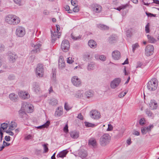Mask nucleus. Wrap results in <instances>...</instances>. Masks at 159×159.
<instances>
[{"label": "nucleus", "instance_id": "4c0bfd02", "mask_svg": "<svg viewBox=\"0 0 159 159\" xmlns=\"http://www.w3.org/2000/svg\"><path fill=\"white\" fill-rule=\"evenodd\" d=\"M132 34L131 29L128 30L126 32V34L127 37H130Z\"/></svg>", "mask_w": 159, "mask_h": 159}, {"label": "nucleus", "instance_id": "ddd939ff", "mask_svg": "<svg viewBox=\"0 0 159 159\" xmlns=\"http://www.w3.org/2000/svg\"><path fill=\"white\" fill-rule=\"evenodd\" d=\"M19 95L20 98L24 99H28L30 97V95L28 93L22 91L20 92Z\"/></svg>", "mask_w": 159, "mask_h": 159}, {"label": "nucleus", "instance_id": "09e8293b", "mask_svg": "<svg viewBox=\"0 0 159 159\" xmlns=\"http://www.w3.org/2000/svg\"><path fill=\"white\" fill-rule=\"evenodd\" d=\"M75 97L78 98H81L83 97V94L80 92H79L75 95Z\"/></svg>", "mask_w": 159, "mask_h": 159}, {"label": "nucleus", "instance_id": "de8ad7c7", "mask_svg": "<svg viewBox=\"0 0 159 159\" xmlns=\"http://www.w3.org/2000/svg\"><path fill=\"white\" fill-rule=\"evenodd\" d=\"M51 31V34H52V35H54V36L56 37L57 38H59V36L61 35H58L59 34L58 33V32H56L55 31H54V33H52V31Z\"/></svg>", "mask_w": 159, "mask_h": 159}, {"label": "nucleus", "instance_id": "603ef678", "mask_svg": "<svg viewBox=\"0 0 159 159\" xmlns=\"http://www.w3.org/2000/svg\"><path fill=\"white\" fill-rule=\"evenodd\" d=\"M129 6V4H126L125 5H122L120 6V9H124L126 8L127 7Z\"/></svg>", "mask_w": 159, "mask_h": 159}, {"label": "nucleus", "instance_id": "338daca9", "mask_svg": "<svg viewBox=\"0 0 159 159\" xmlns=\"http://www.w3.org/2000/svg\"><path fill=\"white\" fill-rule=\"evenodd\" d=\"M142 64L140 62H138L137 63L136 66V68L140 67L142 66Z\"/></svg>", "mask_w": 159, "mask_h": 159}, {"label": "nucleus", "instance_id": "4d7b16f0", "mask_svg": "<svg viewBox=\"0 0 159 159\" xmlns=\"http://www.w3.org/2000/svg\"><path fill=\"white\" fill-rule=\"evenodd\" d=\"M113 127L112 126L111 124L108 125V127L107 129V131H111L112 130Z\"/></svg>", "mask_w": 159, "mask_h": 159}, {"label": "nucleus", "instance_id": "5fc2aeb1", "mask_svg": "<svg viewBox=\"0 0 159 159\" xmlns=\"http://www.w3.org/2000/svg\"><path fill=\"white\" fill-rule=\"evenodd\" d=\"M64 131L65 132H68V126L67 124H66L63 128Z\"/></svg>", "mask_w": 159, "mask_h": 159}, {"label": "nucleus", "instance_id": "4be33fe9", "mask_svg": "<svg viewBox=\"0 0 159 159\" xmlns=\"http://www.w3.org/2000/svg\"><path fill=\"white\" fill-rule=\"evenodd\" d=\"M88 44L92 48H94L96 47V42L93 40H89L88 42Z\"/></svg>", "mask_w": 159, "mask_h": 159}, {"label": "nucleus", "instance_id": "dca6fc26", "mask_svg": "<svg viewBox=\"0 0 159 159\" xmlns=\"http://www.w3.org/2000/svg\"><path fill=\"white\" fill-rule=\"evenodd\" d=\"M117 39L118 38L116 35L112 34L109 37L108 41L110 43H115Z\"/></svg>", "mask_w": 159, "mask_h": 159}, {"label": "nucleus", "instance_id": "37998d69", "mask_svg": "<svg viewBox=\"0 0 159 159\" xmlns=\"http://www.w3.org/2000/svg\"><path fill=\"white\" fill-rule=\"evenodd\" d=\"M70 37L72 39L75 40H77L78 39H80L81 38V37L80 36H79L77 37H75L74 36L72 33L71 34Z\"/></svg>", "mask_w": 159, "mask_h": 159}, {"label": "nucleus", "instance_id": "f3484780", "mask_svg": "<svg viewBox=\"0 0 159 159\" xmlns=\"http://www.w3.org/2000/svg\"><path fill=\"white\" fill-rule=\"evenodd\" d=\"M84 95L88 98H91L94 95V92L91 90H88L85 92Z\"/></svg>", "mask_w": 159, "mask_h": 159}, {"label": "nucleus", "instance_id": "a18cd8bd", "mask_svg": "<svg viewBox=\"0 0 159 159\" xmlns=\"http://www.w3.org/2000/svg\"><path fill=\"white\" fill-rule=\"evenodd\" d=\"M145 112L146 114L149 116L152 117V116L153 114L149 110L147 109L146 110Z\"/></svg>", "mask_w": 159, "mask_h": 159}, {"label": "nucleus", "instance_id": "9b49d317", "mask_svg": "<svg viewBox=\"0 0 159 159\" xmlns=\"http://www.w3.org/2000/svg\"><path fill=\"white\" fill-rule=\"evenodd\" d=\"M112 56L113 58L115 60H118L120 58V53L118 50L113 51L112 53Z\"/></svg>", "mask_w": 159, "mask_h": 159}, {"label": "nucleus", "instance_id": "49530a36", "mask_svg": "<svg viewBox=\"0 0 159 159\" xmlns=\"http://www.w3.org/2000/svg\"><path fill=\"white\" fill-rule=\"evenodd\" d=\"M139 47V45L137 43H136L134 44H133L132 45V48H133V51L134 52L135 50Z\"/></svg>", "mask_w": 159, "mask_h": 159}, {"label": "nucleus", "instance_id": "7ed1b4c3", "mask_svg": "<svg viewBox=\"0 0 159 159\" xmlns=\"http://www.w3.org/2000/svg\"><path fill=\"white\" fill-rule=\"evenodd\" d=\"M158 85L157 80L155 78L152 79L147 84V87L150 91H153L157 88Z\"/></svg>", "mask_w": 159, "mask_h": 159}, {"label": "nucleus", "instance_id": "72a5a7b5", "mask_svg": "<svg viewBox=\"0 0 159 159\" xmlns=\"http://www.w3.org/2000/svg\"><path fill=\"white\" fill-rule=\"evenodd\" d=\"M28 107H29V104L26 102H23L22 103L21 107L20 109H24L25 111L27 110Z\"/></svg>", "mask_w": 159, "mask_h": 159}, {"label": "nucleus", "instance_id": "b1692460", "mask_svg": "<svg viewBox=\"0 0 159 159\" xmlns=\"http://www.w3.org/2000/svg\"><path fill=\"white\" fill-rule=\"evenodd\" d=\"M70 137L73 139H77L79 136V133L76 131H72L70 132Z\"/></svg>", "mask_w": 159, "mask_h": 159}, {"label": "nucleus", "instance_id": "f03ea898", "mask_svg": "<svg viewBox=\"0 0 159 159\" xmlns=\"http://www.w3.org/2000/svg\"><path fill=\"white\" fill-rule=\"evenodd\" d=\"M111 137L109 134H105L100 138V144L102 146H105L109 143Z\"/></svg>", "mask_w": 159, "mask_h": 159}, {"label": "nucleus", "instance_id": "69168bd1", "mask_svg": "<svg viewBox=\"0 0 159 159\" xmlns=\"http://www.w3.org/2000/svg\"><path fill=\"white\" fill-rule=\"evenodd\" d=\"M11 137L9 136H6L5 137V139L7 141H9L10 140Z\"/></svg>", "mask_w": 159, "mask_h": 159}, {"label": "nucleus", "instance_id": "0e129e2a", "mask_svg": "<svg viewBox=\"0 0 159 159\" xmlns=\"http://www.w3.org/2000/svg\"><path fill=\"white\" fill-rule=\"evenodd\" d=\"M32 138V135L29 134L25 137V139L26 140H29L31 139Z\"/></svg>", "mask_w": 159, "mask_h": 159}, {"label": "nucleus", "instance_id": "3c124183", "mask_svg": "<svg viewBox=\"0 0 159 159\" xmlns=\"http://www.w3.org/2000/svg\"><path fill=\"white\" fill-rule=\"evenodd\" d=\"M126 94V92H121L119 95L118 96L120 98L123 97Z\"/></svg>", "mask_w": 159, "mask_h": 159}, {"label": "nucleus", "instance_id": "aec40b11", "mask_svg": "<svg viewBox=\"0 0 159 159\" xmlns=\"http://www.w3.org/2000/svg\"><path fill=\"white\" fill-rule=\"evenodd\" d=\"M150 108L152 110L156 109L157 107V103L154 100H152L149 104Z\"/></svg>", "mask_w": 159, "mask_h": 159}, {"label": "nucleus", "instance_id": "c03bdc74", "mask_svg": "<svg viewBox=\"0 0 159 159\" xmlns=\"http://www.w3.org/2000/svg\"><path fill=\"white\" fill-rule=\"evenodd\" d=\"M149 24L148 23L146 25L145 30L146 33H149L150 32Z\"/></svg>", "mask_w": 159, "mask_h": 159}, {"label": "nucleus", "instance_id": "6ab92c4d", "mask_svg": "<svg viewBox=\"0 0 159 159\" xmlns=\"http://www.w3.org/2000/svg\"><path fill=\"white\" fill-rule=\"evenodd\" d=\"M58 66L60 68H62L65 66V63L64 62L62 56H61L58 61Z\"/></svg>", "mask_w": 159, "mask_h": 159}, {"label": "nucleus", "instance_id": "774afa93", "mask_svg": "<svg viewBox=\"0 0 159 159\" xmlns=\"http://www.w3.org/2000/svg\"><path fill=\"white\" fill-rule=\"evenodd\" d=\"M76 0H71V4L74 6H75L76 5Z\"/></svg>", "mask_w": 159, "mask_h": 159}, {"label": "nucleus", "instance_id": "2f4dec72", "mask_svg": "<svg viewBox=\"0 0 159 159\" xmlns=\"http://www.w3.org/2000/svg\"><path fill=\"white\" fill-rule=\"evenodd\" d=\"M98 28L102 30H108L109 29V27L105 25L100 24L98 25Z\"/></svg>", "mask_w": 159, "mask_h": 159}, {"label": "nucleus", "instance_id": "6e6552de", "mask_svg": "<svg viewBox=\"0 0 159 159\" xmlns=\"http://www.w3.org/2000/svg\"><path fill=\"white\" fill-rule=\"evenodd\" d=\"M71 82L76 87L80 86L81 85L80 80L77 76H75L72 78Z\"/></svg>", "mask_w": 159, "mask_h": 159}, {"label": "nucleus", "instance_id": "412c9836", "mask_svg": "<svg viewBox=\"0 0 159 159\" xmlns=\"http://www.w3.org/2000/svg\"><path fill=\"white\" fill-rule=\"evenodd\" d=\"M25 111L24 109H20L19 111V116L21 118H26V114L25 112Z\"/></svg>", "mask_w": 159, "mask_h": 159}, {"label": "nucleus", "instance_id": "7c9ffc66", "mask_svg": "<svg viewBox=\"0 0 159 159\" xmlns=\"http://www.w3.org/2000/svg\"><path fill=\"white\" fill-rule=\"evenodd\" d=\"M147 37L148 39V41L150 43H155L157 41L154 38L149 35H147Z\"/></svg>", "mask_w": 159, "mask_h": 159}, {"label": "nucleus", "instance_id": "79ce46f5", "mask_svg": "<svg viewBox=\"0 0 159 159\" xmlns=\"http://www.w3.org/2000/svg\"><path fill=\"white\" fill-rule=\"evenodd\" d=\"M71 108V107L69 105L68 103H65L64 105V108L65 110H66V111H69Z\"/></svg>", "mask_w": 159, "mask_h": 159}, {"label": "nucleus", "instance_id": "ea45409f", "mask_svg": "<svg viewBox=\"0 0 159 159\" xmlns=\"http://www.w3.org/2000/svg\"><path fill=\"white\" fill-rule=\"evenodd\" d=\"M16 77L15 75L14 74H11L8 77V79L9 80H15V79Z\"/></svg>", "mask_w": 159, "mask_h": 159}, {"label": "nucleus", "instance_id": "e2e57ef3", "mask_svg": "<svg viewBox=\"0 0 159 159\" xmlns=\"http://www.w3.org/2000/svg\"><path fill=\"white\" fill-rule=\"evenodd\" d=\"M51 37H52V42L53 43H54L55 41H56V39H57V37H56L54 36V35H51Z\"/></svg>", "mask_w": 159, "mask_h": 159}, {"label": "nucleus", "instance_id": "a211bd4d", "mask_svg": "<svg viewBox=\"0 0 159 159\" xmlns=\"http://www.w3.org/2000/svg\"><path fill=\"white\" fill-rule=\"evenodd\" d=\"M89 144L95 148L97 146V142L96 139L93 138H90L89 140Z\"/></svg>", "mask_w": 159, "mask_h": 159}, {"label": "nucleus", "instance_id": "bf43d9fd", "mask_svg": "<svg viewBox=\"0 0 159 159\" xmlns=\"http://www.w3.org/2000/svg\"><path fill=\"white\" fill-rule=\"evenodd\" d=\"M146 14L147 16H153V17H155L156 15V14H153L150 13H148V12H146Z\"/></svg>", "mask_w": 159, "mask_h": 159}, {"label": "nucleus", "instance_id": "8fccbe9b", "mask_svg": "<svg viewBox=\"0 0 159 159\" xmlns=\"http://www.w3.org/2000/svg\"><path fill=\"white\" fill-rule=\"evenodd\" d=\"M74 62V60H72V58L71 57H69L67 58V62L69 64L72 63Z\"/></svg>", "mask_w": 159, "mask_h": 159}, {"label": "nucleus", "instance_id": "6e6d98bb", "mask_svg": "<svg viewBox=\"0 0 159 159\" xmlns=\"http://www.w3.org/2000/svg\"><path fill=\"white\" fill-rule=\"evenodd\" d=\"M11 130H6L5 131H4V132H5L6 133L9 134L10 135L12 136L14 135V133L13 132L11 131Z\"/></svg>", "mask_w": 159, "mask_h": 159}, {"label": "nucleus", "instance_id": "0eeeda50", "mask_svg": "<svg viewBox=\"0 0 159 159\" xmlns=\"http://www.w3.org/2000/svg\"><path fill=\"white\" fill-rule=\"evenodd\" d=\"M154 50V48L152 45H148L145 48L146 55L149 56L152 54L153 53Z\"/></svg>", "mask_w": 159, "mask_h": 159}, {"label": "nucleus", "instance_id": "9d476101", "mask_svg": "<svg viewBox=\"0 0 159 159\" xmlns=\"http://www.w3.org/2000/svg\"><path fill=\"white\" fill-rule=\"evenodd\" d=\"M16 34L18 36L22 37L25 34L24 29L21 27H19L16 30Z\"/></svg>", "mask_w": 159, "mask_h": 159}, {"label": "nucleus", "instance_id": "423d86ee", "mask_svg": "<svg viewBox=\"0 0 159 159\" xmlns=\"http://www.w3.org/2000/svg\"><path fill=\"white\" fill-rule=\"evenodd\" d=\"M121 81V79L119 78L115 79L111 82L110 86L111 88L115 89L117 87Z\"/></svg>", "mask_w": 159, "mask_h": 159}, {"label": "nucleus", "instance_id": "cd10ccee", "mask_svg": "<svg viewBox=\"0 0 159 159\" xmlns=\"http://www.w3.org/2000/svg\"><path fill=\"white\" fill-rule=\"evenodd\" d=\"M49 105L52 106L55 105L58 103L57 100L55 98H52L48 101Z\"/></svg>", "mask_w": 159, "mask_h": 159}, {"label": "nucleus", "instance_id": "f8f14e48", "mask_svg": "<svg viewBox=\"0 0 159 159\" xmlns=\"http://www.w3.org/2000/svg\"><path fill=\"white\" fill-rule=\"evenodd\" d=\"M9 60L12 62H14L17 58V56L15 53L10 52L8 53Z\"/></svg>", "mask_w": 159, "mask_h": 159}, {"label": "nucleus", "instance_id": "680f3d73", "mask_svg": "<svg viewBox=\"0 0 159 159\" xmlns=\"http://www.w3.org/2000/svg\"><path fill=\"white\" fill-rule=\"evenodd\" d=\"M77 118L81 120H83V116H82L81 113H80L78 114Z\"/></svg>", "mask_w": 159, "mask_h": 159}, {"label": "nucleus", "instance_id": "13d9d810", "mask_svg": "<svg viewBox=\"0 0 159 159\" xmlns=\"http://www.w3.org/2000/svg\"><path fill=\"white\" fill-rule=\"evenodd\" d=\"M73 11L74 12H77L79 11V7L77 6H75L73 8Z\"/></svg>", "mask_w": 159, "mask_h": 159}, {"label": "nucleus", "instance_id": "bb28decb", "mask_svg": "<svg viewBox=\"0 0 159 159\" xmlns=\"http://www.w3.org/2000/svg\"><path fill=\"white\" fill-rule=\"evenodd\" d=\"M40 88L39 85L37 83H35L33 85V90L35 93H37L39 91Z\"/></svg>", "mask_w": 159, "mask_h": 159}, {"label": "nucleus", "instance_id": "1a4fd4ad", "mask_svg": "<svg viewBox=\"0 0 159 159\" xmlns=\"http://www.w3.org/2000/svg\"><path fill=\"white\" fill-rule=\"evenodd\" d=\"M100 113L96 110H92L90 112V116L91 118L97 119L100 117Z\"/></svg>", "mask_w": 159, "mask_h": 159}, {"label": "nucleus", "instance_id": "c756f323", "mask_svg": "<svg viewBox=\"0 0 159 159\" xmlns=\"http://www.w3.org/2000/svg\"><path fill=\"white\" fill-rule=\"evenodd\" d=\"M9 98L12 101H16L18 98V96L14 93H12L10 94L9 95Z\"/></svg>", "mask_w": 159, "mask_h": 159}, {"label": "nucleus", "instance_id": "a19ab883", "mask_svg": "<svg viewBox=\"0 0 159 159\" xmlns=\"http://www.w3.org/2000/svg\"><path fill=\"white\" fill-rule=\"evenodd\" d=\"M48 144H44L43 145L44 148V152H48Z\"/></svg>", "mask_w": 159, "mask_h": 159}, {"label": "nucleus", "instance_id": "39448f33", "mask_svg": "<svg viewBox=\"0 0 159 159\" xmlns=\"http://www.w3.org/2000/svg\"><path fill=\"white\" fill-rule=\"evenodd\" d=\"M70 47V45L69 41L66 39L63 40L61 45L62 50L65 52H67L69 50Z\"/></svg>", "mask_w": 159, "mask_h": 159}, {"label": "nucleus", "instance_id": "473e14b6", "mask_svg": "<svg viewBox=\"0 0 159 159\" xmlns=\"http://www.w3.org/2000/svg\"><path fill=\"white\" fill-rule=\"evenodd\" d=\"M9 122H8V123H4L1 124V127L0 129H2L3 130H6L8 127V123Z\"/></svg>", "mask_w": 159, "mask_h": 159}, {"label": "nucleus", "instance_id": "052dcab7", "mask_svg": "<svg viewBox=\"0 0 159 159\" xmlns=\"http://www.w3.org/2000/svg\"><path fill=\"white\" fill-rule=\"evenodd\" d=\"M144 120V119L141 118L139 121V123L140 125H143L145 124V123L143 122V120Z\"/></svg>", "mask_w": 159, "mask_h": 159}, {"label": "nucleus", "instance_id": "e433bc0d", "mask_svg": "<svg viewBox=\"0 0 159 159\" xmlns=\"http://www.w3.org/2000/svg\"><path fill=\"white\" fill-rule=\"evenodd\" d=\"M94 66V64L93 62H90L89 63L87 66V69L88 70H93Z\"/></svg>", "mask_w": 159, "mask_h": 159}, {"label": "nucleus", "instance_id": "f257e3e1", "mask_svg": "<svg viewBox=\"0 0 159 159\" xmlns=\"http://www.w3.org/2000/svg\"><path fill=\"white\" fill-rule=\"evenodd\" d=\"M6 22L11 25H17L19 24L20 20L19 18L16 16L13 15H9L5 18Z\"/></svg>", "mask_w": 159, "mask_h": 159}, {"label": "nucleus", "instance_id": "393cba45", "mask_svg": "<svg viewBox=\"0 0 159 159\" xmlns=\"http://www.w3.org/2000/svg\"><path fill=\"white\" fill-rule=\"evenodd\" d=\"M93 9L94 11H96L97 12H99L101 11V7L100 5L95 4L93 7Z\"/></svg>", "mask_w": 159, "mask_h": 159}, {"label": "nucleus", "instance_id": "c85d7f7f", "mask_svg": "<svg viewBox=\"0 0 159 159\" xmlns=\"http://www.w3.org/2000/svg\"><path fill=\"white\" fill-rule=\"evenodd\" d=\"M50 124V122L47 121L45 124L43 125L36 127L38 129H42L45 128H47Z\"/></svg>", "mask_w": 159, "mask_h": 159}, {"label": "nucleus", "instance_id": "20e7f679", "mask_svg": "<svg viewBox=\"0 0 159 159\" xmlns=\"http://www.w3.org/2000/svg\"><path fill=\"white\" fill-rule=\"evenodd\" d=\"M36 75L39 77H42L43 75V67L42 64H39L37 65L35 70Z\"/></svg>", "mask_w": 159, "mask_h": 159}, {"label": "nucleus", "instance_id": "a878e982", "mask_svg": "<svg viewBox=\"0 0 159 159\" xmlns=\"http://www.w3.org/2000/svg\"><path fill=\"white\" fill-rule=\"evenodd\" d=\"M62 108L61 107H58L57 109L56 110L55 115L57 116H60L63 113V111H62Z\"/></svg>", "mask_w": 159, "mask_h": 159}, {"label": "nucleus", "instance_id": "c9c22d12", "mask_svg": "<svg viewBox=\"0 0 159 159\" xmlns=\"http://www.w3.org/2000/svg\"><path fill=\"white\" fill-rule=\"evenodd\" d=\"M84 124H85V126L87 127H94L96 126V125L94 124H92L86 121L84 122Z\"/></svg>", "mask_w": 159, "mask_h": 159}, {"label": "nucleus", "instance_id": "58836bf2", "mask_svg": "<svg viewBox=\"0 0 159 159\" xmlns=\"http://www.w3.org/2000/svg\"><path fill=\"white\" fill-rule=\"evenodd\" d=\"M147 127L142 128H141V132L143 134H145L147 132H148Z\"/></svg>", "mask_w": 159, "mask_h": 159}, {"label": "nucleus", "instance_id": "864d4df0", "mask_svg": "<svg viewBox=\"0 0 159 159\" xmlns=\"http://www.w3.org/2000/svg\"><path fill=\"white\" fill-rule=\"evenodd\" d=\"M99 59L101 60L104 61L106 60V57L103 55H101L99 56Z\"/></svg>", "mask_w": 159, "mask_h": 159}, {"label": "nucleus", "instance_id": "5701e85b", "mask_svg": "<svg viewBox=\"0 0 159 159\" xmlns=\"http://www.w3.org/2000/svg\"><path fill=\"white\" fill-rule=\"evenodd\" d=\"M78 155L80 157L84 158H85L87 155V154L86 151L81 150L79 151Z\"/></svg>", "mask_w": 159, "mask_h": 159}, {"label": "nucleus", "instance_id": "4468645a", "mask_svg": "<svg viewBox=\"0 0 159 159\" xmlns=\"http://www.w3.org/2000/svg\"><path fill=\"white\" fill-rule=\"evenodd\" d=\"M69 151L66 149L63 150L60 152L57 155V158H63L64 157H66V155L68 152Z\"/></svg>", "mask_w": 159, "mask_h": 159}, {"label": "nucleus", "instance_id": "f704fd0d", "mask_svg": "<svg viewBox=\"0 0 159 159\" xmlns=\"http://www.w3.org/2000/svg\"><path fill=\"white\" fill-rule=\"evenodd\" d=\"M16 126V125L15 123V122L13 123L12 121H11L10 125L9 126L8 130H13L15 129Z\"/></svg>", "mask_w": 159, "mask_h": 159}, {"label": "nucleus", "instance_id": "2eb2a0df", "mask_svg": "<svg viewBox=\"0 0 159 159\" xmlns=\"http://www.w3.org/2000/svg\"><path fill=\"white\" fill-rule=\"evenodd\" d=\"M32 46L34 47V49L32 50V52H37L39 51V48L41 46V44L40 43H38L36 44L32 43H31Z\"/></svg>", "mask_w": 159, "mask_h": 159}]
</instances>
